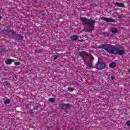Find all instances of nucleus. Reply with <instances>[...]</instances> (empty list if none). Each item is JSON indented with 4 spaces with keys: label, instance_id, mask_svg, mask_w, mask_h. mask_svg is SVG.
<instances>
[{
    "label": "nucleus",
    "instance_id": "f257e3e1",
    "mask_svg": "<svg viewBox=\"0 0 130 130\" xmlns=\"http://www.w3.org/2000/svg\"><path fill=\"white\" fill-rule=\"evenodd\" d=\"M97 48L105 49L111 54H119V55H123L124 54V50H120L119 47H116L115 46L109 44L100 45L97 47Z\"/></svg>",
    "mask_w": 130,
    "mask_h": 130
},
{
    "label": "nucleus",
    "instance_id": "f03ea898",
    "mask_svg": "<svg viewBox=\"0 0 130 130\" xmlns=\"http://www.w3.org/2000/svg\"><path fill=\"white\" fill-rule=\"evenodd\" d=\"M80 20L83 26L86 25L88 27V29L86 30L87 32L91 33L95 30V24L96 23L95 20L90 19L86 17H82Z\"/></svg>",
    "mask_w": 130,
    "mask_h": 130
},
{
    "label": "nucleus",
    "instance_id": "7ed1b4c3",
    "mask_svg": "<svg viewBox=\"0 0 130 130\" xmlns=\"http://www.w3.org/2000/svg\"><path fill=\"white\" fill-rule=\"evenodd\" d=\"M5 32L7 35H13L14 36H15V39H16L17 40L22 41L23 39H24V37L22 36L21 34L17 33V32L14 31L13 29H7L5 30Z\"/></svg>",
    "mask_w": 130,
    "mask_h": 130
},
{
    "label": "nucleus",
    "instance_id": "20e7f679",
    "mask_svg": "<svg viewBox=\"0 0 130 130\" xmlns=\"http://www.w3.org/2000/svg\"><path fill=\"white\" fill-rule=\"evenodd\" d=\"M101 60H102L101 58H98V61L96 66L97 70H101L106 68V64H105V63L103 62H101Z\"/></svg>",
    "mask_w": 130,
    "mask_h": 130
},
{
    "label": "nucleus",
    "instance_id": "39448f33",
    "mask_svg": "<svg viewBox=\"0 0 130 130\" xmlns=\"http://www.w3.org/2000/svg\"><path fill=\"white\" fill-rule=\"evenodd\" d=\"M60 107L63 110H68V109H70L72 107V105L70 104L62 103L60 105Z\"/></svg>",
    "mask_w": 130,
    "mask_h": 130
},
{
    "label": "nucleus",
    "instance_id": "423d86ee",
    "mask_svg": "<svg viewBox=\"0 0 130 130\" xmlns=\"http://www.w3.org/2000/svg\"><path fill=\"white\" fill-rule=\"evenodd\" d=\"M103 21H105L106 22H108L109 23H115V20L112 18H108L107 17H103L102 18Z\"/></svg>",
    "mask_w": 130,
    "mask_h": 130
},
{
    "label": "nucleus",
    "instance_id": "0eeeda50",
    "mask_svg": "<svg viewBox=\"0 0 130 130\" xmlns=\"http://www.w3.org/2000/svg\"><path fill=\"white\" fill-rule=\"evenodd\" d=\"M114 5L117 7H119V8H125V5L122 3L116 2L114 3Z\"/></svg>",
    "mask_w": 130,
    "mask_h": 130
},
{
    "label": "nucleus",
    "instance_id": "6e6552de",
    "mask_svg": "<svg viewBox=\"0 0 130 130\" xmlns=\"http://www.w3.org/2000/svg\"><path fill=\"white\" fill-rule=\"evenodd\" d=\"M70 39L72 40V41H77V40H79V36L73 35L70 37Z\"/></svg>",
    "mask_w": 130,
    "mask_h": 130
},
{
    "label": "nucleus",
    "instance_id": "1a4fd4ad",
    "mask_svg": "<svg viewBox=\"0 0 130 130\" xmlns=\"http://www.w3.org/2000/svg\"><path fill=\"white\" fill-rule=\"evenodd\" d=\"M14 61H15V60L13 59H7L5 62L6 64H12V63Z\"/></svg>",
    "mask_w": 130,
    "mask_h": 130
},
{
    "label": "nucleus",
    "instance_id": "9d476101",
    "mask_svg": "<svg viewBox=\"0 0 130 130\" xmlns=\"http://www.w3.org/2000/svg\"><path fill=\"white\" fill-rule=\"evenodd\" d=\"M109 66L110 67V68L113 69V68H115V67H116V63H115L114 62H111L109 64Z\"/></svg>",
    "mask_w": 130,
    "mask_h": 130
},
{
    "label": "nucleus",
    "instance_id": "9b49d317",
    "mask_svg": "<svg viewBox=\"0 0 130 130\" xmlns=\"http://www.w3.org/2000/svg\"><path fill=\"white\" fill-rule=\"evenodd\" d=\"M111 32H112V33H117V32H118V30H117V29H116V28L115 27H112L111 28Z\"/></svg>",
    "mask_w": 130,
    "mask_h": 130
},
{
    "label": "nucleus",
    "instance_id": "f8f14e48",
    "mask_svg": "<svg viewBox=\"0 0 130 130\" xmlns=\"http://www.w3.org/2000/svg\"><path fill=\"white\" fill-rule=\"evenodd\" d=\"M3 84L4 85H5V86H7V87H8L9 88H11V86H12V85H11V83H10L8 81L4 82Z\"/></svg>",
    "mask_w": 130,
    "mask_h": 130
},
{
    "label": "nucleus",
    "instance_id": "ddd939ff",
    "mask_svg": "<svg viewBox=\"0 0 130 130\" xmlns=\"http://www.w3.org/2000/svg\"><path fill=\"white\" fill-rule=\"evenodd\" d=\"M81 55H86L87 56H88V53L82 51L81 52Z\"/></svg>",
    "mask_w": 130,
    "mask_h": 130
},
{
    "label": "nucleus",
    "instance_id": "4468645a",
    "mask_svg": "<svg viewBox=\"0 0 130 130\" xmlns=\"http://www.w3.org/2000/svg\"><path fill=\"white\" fill-rule=\"evenodd\" d=\"M54 100H55V99L53 98H51L49 99V102H51V103H53V102H54Z\"/></svg>",
    "mask_w": 130,
    "mask_h": 130
},
{
    "label": "nucleus",
    "instance_id": "2eb2a0df",
    "mask_svg": "<svg viewBox=\"0 0 130 130\" xmlns=\"http://www.w3.org/2000/svg\"><path fill=\"white\" fill-rule=\"evenodd\" d=\"M10 100L7 99L5 101L4 103H5V104H10Z\"/></svg>",
    "mask_w": 130,
    "mask_h": 130
},
{
    "label": "nucleus",
    "instance_id": "dca6fc26",
    "mask_svg": "<svg viewBox=\"0 0 130 130\" xmlns=\"http://www.w3.org/2000/svg\"><path fill=\"white\" fill-rule=\"evenodd\" d=\"M68 91H69V92H73L74 91V88H73L71 87H68Z\"/></svg>",
    "mask_w": 130,
    "mask_h": 130
},
{
    "label": "nucleus",
    "instance_id": "f3484780",
    "mask_svg": "<svg viewBox=\"0 0 130 130\" xmlns=\"http://www.w3.org/2000/svg\"><path fill=\"white\" fill-rule=\"evenodd\" d=\"M14 64L15 66H20L21 64V62L16 61L14 62Z\"/></svg>",
    "mask_w": 130,
    "mask_h": 130
},
{
    "label": "nucleus",
    "instance_id": "a211bd4d",
    "mask_svg": "<svg viewBox=\"0 0 130 130\" xmlns=\"http://www.w3.org/2000/svg\"><path fill=\"white\" fill-rule=\"evenodd\" d=\"M89 57L90 58L91 62L93 61V60H94V57H93V55H90Z\"/></svg>",
    "mask_w": 130,
    "mask_h": 130
},
{
    "label": "nucleus",
    "instance_id": "6ab92c4d",
    "mask_svg": "<svg viewBox=\"0 0 130 130\" xmlns=\"http://www.w3.org/2000/svg\"><path fill=\"white\" fill-rule=\"evenodd\" d=\"M104 35H105V36H108V35H109L108 32H104Z\"/></svg>",
    "mask_w": 130,
    "mask_h": 130
},
{
    "label": "nucleus",
    "instance_id": "aec40b11",
    "mask_svg": "<svg viewBox=\"0 0 130 130\" xmlns=\"http://www.w3.org/2000/svg\"><path fill=\"white\" fill-rule=\"evenodd\" d=\"M126 125H128V126H130V121H127L126 122Z\"/></svg>",
    "mask_w": 130,
    "mask_h": 130
},
{
    "label": "nucleus",
    "instance_id": "412c9836",
    "mask_svg": "<svg viewBox=\"0 0 130 130\" xmlns=\"http://www.w3.org/2000/svg\"><path fill=\"white\" fill-rule=\"evenodd\" d=\"M38 110V107L36 106L34 107V110Z\"/></svg>",
    "mask_w": 130,
    "mask_h": 130
},
{
    "label": "nucleus",
    "instance_id": "4be33fe9",
    "mask_svg": "<svg viewBox=\"0 0 130 130\" xmlns=\"http://www.w3.org/2000/svg\"><path fill=\"white\" fill-rule=\"evenodd\" d=\"M36 52H37V53H41V50H39V51H37V50H36L35 51Z\"/></svg>",
    "mask_w": 130,
    "mask_h": 130
},
{
    "label": "nucleus",
    "instance_id": "5701e85b",
    "mask_svg": "<svg viewBox=\"0 0 130 130\" xmlns=\"http://www.w3.org/2000/svg\"><path fill=\"white\" fill-rule=\"evenodd\" d=\"M57 58H58V56H56L54 58V59L55 60L57 59Z\"/></svg>",
    "mask_w": 130,
    "mask_h": 130
},
{
    "label": "nucleus",
    "instance_id": "b1692460",
    "mask_svg": "<svg viewBox=\"0 0 130 130\" xmlns=\"http://www.w3.org/2000/svg\"><path fill=\"white\" fill-rule=\"evenodd\" d=\"M111 80H114V79H115V77L114 76H111Z\"/></svg>",
    "mask_w": 130,
    "mask_h": 130
},
{
    "label": "nucleus",
    "instance_id": "393cba45",
    "mask_svg": "<svg viewBox=\"0 0 130 130\" xmlns=\"http://www.w3.org/2000/svg\"><path fill=\"white\" fill-rule=\"evenodd\" d=\"M2 16L0 15V20H2Z\"/></svg>",
    "mask_w": 130,
    "mask_h": 130
},
{
    "label": "nucleus",
    "instance_id": "a878e982",
    "mask_svg": "<svg viewBox=\"0 0 130 130\" xmlns=\"http://www.w3.org/2000/svg\"><path fill=\"white\" fill-rule=\"evenodd\" d=\"M45 15V13H43V14H42V16H44Z\"/></svg>",
    "mask_w": 130,
    "mask_h": 130
}]
</instances>
